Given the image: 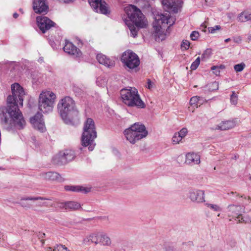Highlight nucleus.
Instances as JSON below:
<instances>
[{"label":"nucleus","instance_id":"1","mask_svg":"<svg viewBox=\"0 0 251 251\" xmlns=\"http://www.w3.org/2000/svg\"><path fill=\"white\" fill-rule=\"evenodd\" d=\"M12 95L7 98V107L6 113L1 115V123L7 126V128L22 129L24 128L26 122L23 114L18 107V103L23 106V97L25 95L24 90L18 83L11 85Z\"/></svg>","mask_w":251,"mask_h":251},{"label":"nucleus","instance_id":"2","mask_svg":"<svg viewBox=\"0 0 251 251\" xmlns=\"http://www.w3.org/2000/svg\"><path fill=\"white\" fill-rule=\"evenodd\" d=\"M125 11L129 20L125 19V23L130 30V36L135 37L140 28L146 27L147 22L141 11L134 5L126 7Z\"/></svg>","mask_w":251,"mask_h":251},{"label":"nucleus","instance_id":"3","mask_svg":"<svg viewBox=\"0 0 251 251\" xmlns=\"http://www.w3.org/2000/svg\"><path fill=\"white\" fill-rule=\"evenodd\" d=\"M155 21L153 23L152 36L157 42L163 40L165 38L164 30L174 25L176 19L172 17L168 12L165 14H160L157 15L155 18Z\"/></svg>","mask_w":251,"mask_h":251},{"label":"nucleus","instance_id":"4","mask_svg":"<svg viewBox=\"0 0 251 251\" xmlns=\"http://www.w3.org/2000/svg\"><path fill=\"white\" fill-rule=\"evenodd\" d=\"M121 95L123 102L128 106L139 108L145 107V103L141 99L137 90L135 88L122 89Z\"/></svg>","mask_w":251,"mask_h":251},{"label":"nucleus","instance_id":"5","mask_svg":"<svg viewBox=\"0 0 251 251\" xmlns=\"http://www.w3.org/2000/svg\"><path fill=\"white\" fill-rule=\"evenodd\" d=\"M124 134L126 140L134 144L137 141L145 138L148 132L143 124L135 123L124 131Z\"/></svg>","mask_w":251,"mask_h":251},{"label":"nucleus","instance_id":"6","mask_svg":"<svg viewBox=\"0 0 251 251\" xmlns=\"http://www.w3.org/2000/svg\"><path fill=\"white\" fill-rule=\"evenodd\" d=\"M55 98V95L51 91L42 92L40 94L38 100V108L40 111L44 113L51 112Z\"/></svg>","mask_w":251,"mask_h":251},{"label":"nucleus","instance_id":"7","mask_svg":"<svg viewBox=\"0 0 251 251\" xmlns=\"http://www.w3.org/2000/svg\"><path fill=\"white\" fill-rule=\"evenodd\" d=\"M97 137V132L94 120L88 118L84 124V131L82 136V145L85 147L91 144Z\"/></svg>","mask_w":251,"mask_h":251},{"label":"nucleus","instance_id":"8","mask_svg":"<svg viewBox=\"0 0 251 251\" xmlns=\"http://www.w3.org/2000/svg\"><path fill=\"white\" fill-rule=\"evenodd\" d=\"M58 113L62 119L67 124L75 125L78 123L79 120L78 110H73L64 106L57 105Z\"/></svg>","mask_w":251,"mask_h":251},{"label":"nucleus","instance_id":"9","mask_svg":"<svg viewBox=\"0 0 251 251\" xmlns=\"http://www.w3.org/2000/svg\"><path fill=\"white\" fill-rule=\"evenodd\" d=\"M58 113L62 119L67 124L75 125L78 123L79 120L78 110H73L64 106L57 105Z\"/></svg>","mask_w":251,"mask_h":251},{"label":"nucleus","instance_id":"10","mask_svg":"<svg viewBox=\"0 0 251 251\" xmlns=\"http://www.w3.org/2000/svg\"><path fill=\"white\" fill-rule=\"evenodd\" d=\"M121 60L124 66L130 69L137 68L140 62L138 56L129 50L123 53Z\"/></svg>","mask_w":251,"mask_h":251},{"label":"nucleus","instance_id":"11","mask_svg":"<svg viewBox=\"0 0 251 251\" xmlns=\"http://www.w3.org/2000/svg\"><path fill=\"white\" fill-rule=\"evenodd\" d=\"M75 155L74 151L71 150H66L60 151L53 158V163L57 165H63L73 160Z\"/></svg>","mask_w":251,"mask_h":251},{"label":"nucleus","instance_id":"12","mask_svg":"<svg viewBox=\"0 0 251 251\" xmlns=\"http://www.w3.org/2000/svg\"><path fill=\"white\" fill-rule=\"evenodd\" d=\"M89 3L96 12L104 15L109 14L110 10L107 3L102 0H88Z\"/></svg>","mask_w":251,"mask_h":251},{"label":"nucleus","instance_id":"13","mask_svg":"<svg viewBox=\"0 0 251 251\" xmlns=\"http://www.w3.org/2000/svg\"><path fill=\"white\" fill-rule=\"evenodd\" d=\"M36 21L39 29L44 33L55 25V23L45 16L37 17Z\"/></svg>","mask_w":251,"mask_h":251},{"label":"nucleus","instance_id":"14","mask_svg":"<svg viewBox=\"0 0 251 251\" xmlns=\"http://www.w3.org/2000/svg\"><path fill=\"white\" fill-rule=\"evenodd\" d=\"M33 9L37 14H47L49 11L47 0H33Z\"/></svg>","mask_w":251,"mask_h":251},{"label":"nucleus","instance_id":"15","mask_svg":"<svg viewBox=\"0 0 251 251\" xmlns=\"http://www.w3.org/2000/svg\"><path fill=\"white\" fill-rule=\"evenodd\" d=\"M161 2L165 9L175 13L181 7V1L177 0H162Z\"/></svg>","mask_w":251,"mask_h":251},{"label":"nucleus","instance_id":"16","mask_svg":"<svg viewBox=\"0 0 251 251\" xmlns=\"http://www.w3.org/2000/svg\"><path fill=\"white\" fill-rule=\"evenodd\" d=\"M241 207L239 206L234 204L229 205L227 207L228 210V217H235V221L238 223H243L245 221L243 218L240 213H239Z\"/></svg>","mask_w":251,"mask_h":251},{"label":"nucleus","instance_id":"17","mask_svg":"<svg viewBox=\"0 0 251 251\" xmlns=\"http://www.w3.org/2000/svg\"><path fill=\"white\" fill-rule=\"evenodd\" d=\"M42 117L43 115L38 112L34 116L30 118V121L35 128L43 132L45 130V127Z\"/></svg>","mask_w":251,"mask_h":251},{"label":"nucleus","instance_id":"18","mask_svg":"<svg viewBox=\"0 0 251 251\" xmlns=\"http://www.w3.org/2000/svg\"><path fill=\"white\" fill-rule=\"evenodd\" d=\"M39 200L45 201L51 200L50 199L43 197H27L22 198L19 202V204L23 208L27 210L32 207V204L28 202L27 201H35Z\"/></svg>","mask_w":251,"mask_h":251},{"label":"nucleus","instance_id":"19","mask_svg":"<svg viewBox=\"0 0 251 251\" xmlns=\"http://www.w3.org/2000/svg\"><path fill=\"white\" fill-rule=\"evenodd\" d=\"M189 194V198L192 201L198 203L205 201L204 192L202 190L191 189Z\"/></svg>","mask_w":251,"mask_h":251},{"label":"nucleus","instance_id":"20","mask_svg":"<svg viewBox=\"0 0 251 251\" xmlns=\"http://www.w3.org/2000/svg\"><path fill=\"white\" fill-rule=\"evenodd\" d=\"M63 50L65 52L75 57L79 56L81 53L79 49L68 40L65 41V45Z\"/></svg>","mask_w":251,"mask_h":251},{"label":"nucleus","instance_id":"21","mask_svg":"<svg viewBox=\"0 0 251 251\" xmlns=\"http://www.w3.org/2000/svg\"><path fill=\"white\" fill-rule=\"evenodd\" d=\"M98 61L101 64L104 65L107 68H111L114 66L115 61L110 59L102 53H99L97 55Z\"/></svg>","mask_w":251,"mask_h":251},{"label":"nucleus","instance_id":"22","mask_svg":"<svg viewBox=\"0 0 251 251\" xmlns=\"http://www.w3.org/2000/svg\"><path fill=\"white\" fill-rule=\"evenodd\" d=\"M41 176L45 179L49 180L57 181L59 182L64 181V178L56 172H49L43 173L41 174Z\"/></svg>","mask_w":251,"mask_h":251},{"label":"nucleus","instance_id":"23","mask_svg":"<svg viewBox=\"0 0 251 251\" xmlns=\"http://www.w3.org/2000/svg\"><path fill=\"white\" fill-rule=\"evenodd\" d=\"M58 104L64 106V108L66 107L72 109V110H77L75 101L70 97L67 96L62 99L59 101Z\"/></svg>","mask_w":251,"mask_h":251},{"label":"nucleus","instance_id":"24","mask_svg":"<svg viewBox=\"0 0 251 251\" xmlns=\"http://www.w3.org/2000/svg\"><path fill=\"white\" fill-rule=\"evenodd\" d=\"M59 207L71 210H77L81 208L80 204L75 201H68L60 203Z\"/></svg>","mask_w":251,"mask_h":251},{"label":"nucleus","instance_id":"25","mask_svg":"<svg viewBox=\"0 0 251 251\" xmlns=\"http://www.w3.org/2000/svg\"><path fill=\"white\" fill-rule=\"evenodd\" d=\"M100 232L93 233L86 236L83 243L85 245H89L90 242L94 243L95 245L98 244V237H99Z\"/></svg>","mask_w":251,"mask_h":251},{"label":"nucleus","instance_id":"26","mask_svg":"<svg viewBox=\"0 0 251 251\" xmlns=\"http://www.w3.org/2000/svg\"><path fill=\"white\" fill-rule=\"evenodd\" d=\"M187 164L194 163L198 164L200 163V156L197 153H188L186 155V161Z\"/></svg>","mask_w":251,"mask_h":251},{"label":"nucleus","instance_id":"27","mask_svg":"<svg viewBox=\"0 0 251 251\" xmlns=\"http://www.w3.org/2000/svg\"><path fill=\"white\" fill-rule=\"evenodd\" d=\"M98 240V244L102 246H110L111 245V240L110 237L105 233H100Z\"/></svg>","mask_w":251,"mask_h":251},{"label":"nucleus","instance_id":"28","mask_svg":"<svg viewBox=\"0 0 251 251\" xmlns=\"http://www.w3.org/2000/svg\"><path fill=\"white\" fill-rule=\"evenodd\" d=\"M235 125V123L233 121H227L223 122L222 123L218 125L216 127V129L221 130H228L234 127Z\"/></svg>","mask_w":251,"mask_h":251},{"label":"nucleus","instance_id":"29","mask_svg":"<svg viewBox=\"0 0 251 251\" xmlns=\"http://www.w3.org/2000/svg\"><path fill=\"white\" fill-rule=\"evenodd\" d=\"M239 20L241 22H245L248 21H251V13H241L239 16Z\"/></svg>","mask_w":251,"mask_h":251},{"label":"nucleus","instance_id":"30","mask_svg":"<svg viewBox=\"0 0 251 251\" xmlns=\"http://www.w3.org/2000/svg\"><path fill=\"white\" fill-rule=\"evenodd\" d=\"M201 100V98L198 96L193 97L191 98L190 100V104L192 106H196V107H198V106H200L201 104L200 102Z\"/></svg>","mask_w":251,"mask_h":251},{"label":"nucleus","instance_id":"31","mask_svg":"<svg viewBox=\"0 0 251 251\" xmlns=\"http://www.w3.org/2000/svg\"><path fill=\"white\" fill-rule=\"evenodd\" d=\"M245 64L242 62L234 65V69L236 72H240L244 70V69L245 68Z\"/></svg>","mask_w":251,"mask_h":251},{"label":"nucleus","instance_id":"32","mask_svg":"<svg viewBox=\"0 0 251 251\" xmlns=\"http://www.w3.org/2000/svg\"><path fill=\"white\" fill-rule=\"evenodd\" d=\"M200 57H198L197 59L194 61L191 66V69L192 70H195L198 67L200 63Z\"/></svg>","mask_w":251,"mask_h":251},{"label":"nucleus","instance_id":"33","mask_svg":"<svg viewBox=\"0 0 251 251\" xmlns=\"http://www.w3.org/2000/svg\"><path fill=\"white\" fill-rule=\"evenodd\" d=\"M230 100L232 104L236 105L237 103L238 96L235 92H232V94L230 96Z\"/></svg>","mask_w":251,"mask_h":251},{"label":"nucleus","instance_id":"34","mask_svg":"<svg viewBox=\"0 0 251 251\" xmlns=\"http://www.w3.org/2000/svg\"><path fill=\"white\" fill-rule=\"evenodd\" d=\"M219 88V83L214 81L210 83L209 85V90L210 91L218 90Z\"/></svg>","mask_w":251,"mask_h":251},{"label":"nucleus","instance_id":"35","mask_svg":"<svg viewBox=\"0 0 251 251\" xmlns=\"http://www.w3.org/2000/svg\"><path fill=\"white\" fill-rule=\"evenodd\" d=\"M206 205L208 207L212 209L214 211H221V208L219 206L216 204H210V203H206Z\"/></svg>","mask_w":251,"mask_h":251},{"label":"nucleus","instance_id":"36","mask_svg":"<svg viewBox=\"0 0 251 251\" xmlns=\"http://www.w3.org/2000/svg\"><path fill=\"white\" fill-rule=\"evenodd\" d=\"M211 54V49H207L206 50H205V51L202 54L201 59H205L208 58L210 56Z\"/></svg>","mask_w":251,"mask_h":251},{"label":"nucleus","instance_id":"37","mask_svg":"<svg viewBox=\"0 0 251 251\" xmlns=\"http://www.w3.org/2000/svg\"><path fill=\"white\" fill-rule=\"evenodd\" d=\"M182 138L180 137L177 133H175L173 137H172V141L174 143H178L179 141L181 140Z\"/></svg>","mask_w":251,"mask_h":251},{"label":"nucleus","instance_id":"38","mask_svg":"<svg viewBox=\"0 0 251 251\" xmlns=\"http://www.w3.org/2000/svg\"><path fill=\"white\" fill-rule=\"evenodd\" d=\"M190 43L187 40H183L181 44V47L182 49H183L185 50H188L190 47Z\"/></svg>","mask_w":251,"mask_h":251},{"label":"nucleus","instance_id":"39","mask_svg":"<svg viewBox=\"0 0 251 251\" xmlns=\"http://www.w3.org/2000/svg\"><path fill=\"white\" fill-rule=\"evenodd\" d=\"M188 132L187 129L186 128H182L177 133L180 135V137L182 139L184 137Z\"/></svg>","mask_w":251,"mask_h":251},{"label":"nucleus","instance_id":"40","mask_svg":"<svg viewBox=\"0 0 251 251\" xmlns=\"http://www.w3.org/2000/svg\"><path fill=\"white\" fill-rule=\"evenodd\" d=\"M72 190L73 192L81 193L83 194H87L90 192L91 189H69Z\"/></svg>","mask_w":251,"mask_h":251},{"label":"nucleus","instance_id":"41","mask_svg":"<svg viewBox=\"0 0 251 251\" xmlns=\"http://www.w3.org/2000/svg\"><path fill=\"white\" fill-rule=\"evenodd\" d=\"M199 33L197 31H193L190 34L191 39L194 41L196 40L199 38Z\"/></svg>","mask_w":251,"mask_h":251},{"label":"nucleus","instance_id":"42","mask_svg":"<svg viewBox=\"0 0 251 251\" xmlns=\"http://www.w3.org/2000/svg\"><path fill=\"white\" fill-rule=\"evenodd\" d=\"M221 28V26L219 25H217L214 26V27H208V31L211 33H214L216 30H219Z\"/></svg>","mask_w":251,"mask_h":251},{"label":"nucleus","instance_id":"43","mask_svg":"<svg viewBox=\"0 0 251 251\" xmlns=\"http://www.w3.org/2000/svg\"><path fill=\"white\" fill-rule=\"evenodd\" d=\"M64 188H91V187H88L87 186H69L66 185L65 186Z\"/></svg>","mask_w":251,"mask_h":251},{"label":"nucleus","instance_id":"44","mask_svg":"<svg viewBox=\"0 0 251 251\" xmlns=\"http://www.w3.org/2000/svg\"><path fill=\"white\" fill-rule=\"evenodd\" d=\"M225 68V67L224 65H221L219 66H212L211 67V70H220V69H224Z\"/></svg>","mask_w":251,"mask_h":251},{"label":"nucleus","instance_id":"45","mask_svg":"<svg viewBox=\"0 0 251 251\" xmlns=\"http://www.w3.org/2000/svg\"><path fill=\"white\" fill-rule=\"evenodd\" d=\"M153 87V84L152 82L150 79H148L147 80V84L146 85V87L149 89H151Z\"/></svg>","mask_w":251,"mask_h":251},{"label":"nucleus","instance_id":"46","mask_svg":"<svg viewBox=\"0 0 251 251\" xmlns=\"http://www.w3.org/2000/svg\"><path fill=\"white\" fill-rule=\"evenodd\" d=\"M47 205H47V203L46 202H38L36 204V207H42L44 206H47Z\"/></svg>","mask_w":251,"mask_h":251},{"label":"nucleus","instance_id":"47","mask_svg":"<svg viewBox=\"0 0 251 251\" xmlns=\"http://www.w3.org/2000/svg\"><path fill=\"white\" fill-rule=\"evenodd\" d=\"M62 249L61 245H56L54 246L53 251H60Z\"/></svg>","mask_w":251,"mask_h":251},{"label":"nucleus","instance_id":"48","mask_svg":"<svg viewBox=\"0 0 251 251\" xmlns=\"http://www.w3.org/2000/svg\"><path fill=\"white\" fill-rule=\"evenodd\" d=\"M233 40L234 42L238 44L240 43V42H241V39L240 37L235 38H234Z\"/></svg>","mask_w":251,"mask_h":251},{"label":"nucleus","instance_id":"49","mask_svg":"<svg viewBox=\"0 0 251 251\" xmlns=\"http://www.w3.org/2000/svg\"><path fill=\"white\" fill-rule=\"evenodd\" d=\"M213 73L216 75H218L220 74V70H213Z\"/></svg>","mask_w":251,"mask_h":251},{"label":"nucleus","instance_id":"50","mask_svg":"<svg viewBox=\"0 0 251 251\" xmlns=\"http://www.w3.org/2000/svg\"><path fill=\"white\" fill-rule=\"evenodd\" d=\"M61 248H62V250H64L66 251H69V250L67 247H66L64 245H61Z\"/></svg>","mask_w":251,"mask_h":251},{"label":"nucleus","instance_id":"51","mask_svg":"<svg viewBox=\"0 0 251 251\" xmlns=\"http://www.w3.org/2000/svg\"><path fill=\"white\" fill-rule=\"evenodd\" d=\"M65 3H70L73 2L75 0H63Z\"/></svg>","mask_w":251,"mask_h":251},{"label":"nucleus","instance_id":"52","mask_svg":"<svg viewBox=\"0 0 251 251\" xmlns=\"http://www.w3.org/2000/svg\"><path fill=\"white\" fill-rule=\"evenodd\" d=\"M201 28H202V30H204L205 29V28H206V26L204 25V23H203L201 25Z\"/></svg>","mask_w":251,"mask_h":251},{"label":"nucleus","instance_id":"53","mask_svg":"<svg viewBox=\"0 0 251 251\" xmlns=\"http://www.w3.org/2000/svg\"><path fill=\"white\" fill-rule=\"evenodd\" d=\"M18 16H19V15H18V14H17V13H14V14H13V17H14V18H15V19H16L17 18H18Z\"/></svg>","mask_w":251,"mask_h":251},{"label":"nucleus","instance_id":"54","mask_svg":"<svg viewBox=\"0 0 251 251\" xmlns=\"http://www.w3.org/2000/svg\"><path fill=\"white\" fill-rule=\"evenodd\" d=\"M247 39L248 41H251V34L249 35Z\"/></svg>","mask_w":251,"mask_h":251},{"label":"nucleus","instance_id":"55","mask_svg":"<svg viewBox=\"0 0 251 251\" xmlns=\"http://www.w3.org/2000/svg\"><path fill=\"white\" fill-rule=\"evenodd\" d=\"M230 40H231V39H230V38H227V39H226L225 40V42H228L230 41Z\"/></svg>","mask_w":251,"mask_h":251},{"label":"nucleus","instance_id":"56","mask_svg":"<svg viewBox=\"0 0 251 251\" xmlns=\"http://www.w3.org/2000/svg\"><path fill=\"white\" fill-rule=\"evenodd\" d=\"M89 151H92L93 150V148L92 147L90 146L89 147Z\"/></svg>","mask_w":251,"mask_h":251},{"label":"nucleus","instance_id":"57","mask_svg":"<svg viewBox=\"0 0 251 251\" xmlns=\"http://www.w3.org/2000/svg\"><path fill=\"white\" fill-rule=\"evenodd\" d=\"M53 250H52V248H50V247H49L48 248V251H52Z\"/></svg>","mask_w":251,"mask_h":251},{"label":"nucleus","instance_id":"58","mask_svg":"<svg viewBox=\"0 0 251 251\" xmlns=\"http://www.w3.org/2000/svg\"><path fill=\"white\" fill-rule=\"evenodd\" d=\"M20 11H21L22 13H23V10H22V9H20Z\"/></svg>","mask_w":251,"mask_h":251},{"label":"nucleus","instance_id":"59","mask_svg":"<svg viewBox=\"0 0 251 251\" xmlns=\"http://www.w3.org/2000/svg\"><path fill=\"white\" fill-rule=\"evenodd\" d=\"M231 195H234V193L233 192H231V193H230Z\"/></svg>","mask_w":251,"mask_h":251}]
</instances>
